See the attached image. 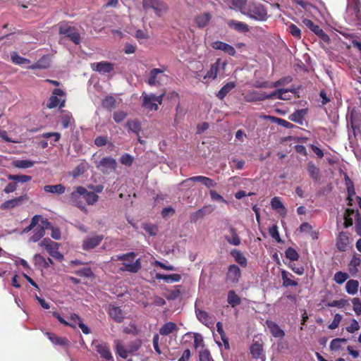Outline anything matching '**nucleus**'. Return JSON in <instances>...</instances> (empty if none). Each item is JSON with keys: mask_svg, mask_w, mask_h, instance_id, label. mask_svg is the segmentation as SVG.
Masks as SVG:
<instances>
[{"mask_svg": "<svg viewBox=\"0 0 361 361\" xmlns=\"http://www.w3.org/2000/svg\"><path fill=\"white\" fill-rule=\"evenodd\" d=\"M40 218H41V215H38V214L35 215L32 218L30 225L23 229V233H27L30 232L31 230H32L34 228H35L37 226V225L38 224V223L39 222Z\"/></svg>", "mask_w": 361, "mask_h": 361, "instance_id": "55", "label": "nucleus"}, {"mask_svg": "<svg viewBox=\"0 0 361 361\" xmlns=\"http://www.w3.org/2000/svg\"><path fill=\"white\" fill-rule=\"evenodd\" d=\"M11 60L12 62L17 65H23L29 63L30 61L25 58H23L20 56H19L17 53L13 52L11 54Z\"/></svg>", "mask_w": 361, "mask_h": 361, "instance_id": "53", "label": "nucleus"}, {"mask_svg": "<svg viewBox=\"0 0 361 361\" xmlns=\"http://www.w3.org/2000/svg\"><path fill=\"white\" fill-rule=\"evenodd\" d=\"M271 208L277 213L284 217L287 214V210L279 197H274L271 200Z\"/></svg>", "mask_w": 361, "mask_h": 361, "instance_id": "24", "label": "nucleus"}, {"mask_svg": "<svg viewBox=\"0 0 361 361\" xmlns=\"http://www.w3.org/2000/svg\"><path fill=\"white\" fill-rule=\"evenodd\" d=\"M306 114H307L306 109H298L289 116V119L291 121H293L295 123L302 125V122H303L304 116H305Z\"/></svg>", "mask_w": 361, "mask_h": 361, "instance_id": "36", "label": "nucleus"}, {"mask_svg": "<svg viewBox=\"0 0 361 361\" xmlns=\"http://www.w3.org/2000/svg\"><path fill=\"white\" fill-rule=\"evenodd\" d=\"M45 335L54 345L62 347H68L70 345V341L66 337H60L51 332H47Z\"/></svg>", "mask_w": 361, "mask_h": 361, "instance_id": "20", "label": "nucleus"}, {"mask_svg": "<svg viewBox=\"0 0 361 361\" xmlns=\"http://www.w3.org/2000/svg\"><path fill=\"white\" fill-rule=\"evenodd\" d=\"M348 9L353 12L355 19L361 24V1L360 0H347Z\"/></svg>", "mask_w": 361, "mask_h": 361, "instance_id": "19", "label": "nucleus"}, {"mask_svg": "<svg viewBox=\"0 0 361 361\" xmlns=\"http://www.w3.org/2000/svg\"><path fill=\"white\" fill-rule=\"evenodd\" d=\"M247 16L259 21L266 20L268 17L267 9L260 4L250 5Z\"/></svg>", "mask_w": 361, "mask_h": 361, "instance_id": "5", "label": "nucleus"}, {"mask_svg": "<svg viewBox=\"0 0 361 361\" xmlns=\"http://www.w3.org/2000/svg\"><path fill=\"white\" fill-rule=\"evenodd\" d=\"M266 92H259L257 91H252L249 93L248 96L250 98L247 99L246 101L249 102H261L266 100Z\"/></svg>", "mask_w": 361, "mask_h": 361, "instance_id": "43", "label": "nucleus"}, {"mask_svg": "<svg viewBox=\"0 0 361 361\" xmlns=\"http://www.w3.org/2000/svg\"><path fill=\"white\" fill-rule=\"evenodd\" d=\"M75 274L78 276H83L87 278L94 277V274L90 267H85L75 271Z\"/></svg>", "mask_w": 361, "mask_h": 361, "instance_id": "51", "label": "nucleus"}, {"mask_svg": "<svg viewBox=\"0 0 361 361\" xmlns=\"http://www.w3.org/2000/svg\"><path fill=\"white\" fill-rule=\"evenodd\" d=\"M288 30L291 35L293 36L294 37H296L298 39H300L301 37L300 29L295 24H290L288 27Z\"/></svg>", "mask_w": 361, "mask_h": 361, "instance_id": "63", "label": "nucleus"}, {"mask_svg": "<svg viewBox=\"0 0 361 361\" xmlns=\"http://www.w3.org/2000/svg\"><path fill=\"white\" fill-rule=\"evenodd\" d=\"M134 161V157L130 154L126 153L120 157V162L125 166H130Z\"/></svg>", "mask_w": 361, "mask_h": 361, "instance_id": "60", "label": "nucleus"}, {"mask_svg": "<svg viewBox=\"0 0 361 361\" xmlns=\"http://www.w3.org/2000/svg\"><path fill=\"white\" fill-rule=\"evenodd\" d=\"M227 25L230 28H232L238 32L244 33L250 31L249 25L240 21L229 20L227 21Z\"/></svg>", "mask_w": 361, "mask_h": 361, "instance_id": "25", "label": "nucleus"}, {"mask_svg": "<svg viewBox=\"0 0 361 361\" xmlns=\"http://www.w3.org/2000/svg\"><path fill=\"white\" fill-rule=\"evenodd\" d=\"M266 324L274 337L281 338L284 337V331L280 328V326L276 322L271 320H267Z\"/></svg>", "mask_w": 361, "mask_h": 361, "instance_id": "23", "label": "nucleus"}, {"mask_svg": "<svg viewBox=\"0 0 361 361\" xmlns=\"http://www.w3.org/2000/svg\"><path fill=\"white\" fill-rule=\"evenodd\" d=\"M348 277L349 276L347 273L338 271L335 274L334 279L337 283L342 284L348 279Z\"/></svg>", "mask_w": 361, "mask_h": 361, "instance_id": "62", "label": "nucleus"}, {"mask_svg": "<svg viewBox=\"0 0 361 361\" xmlns=\"http://www.w3.org/2000/svg\"><path fill=\"white\" fill-rule=\"evenodd\" d=\"M346 342V338H334L330 343V348L332 350H338L341 348V343H345Z\"/></svg>", "mask_w": 361, "mask_h": 361, "instance_id": "54", "label": "nucleus"}, {"mask_svg": "<svg viewBox=\"0 0 361 361\" xmlns=\"http://www.w3.org/2000/svg\"><path fill=\"white\" fill-rule=\"evenodd\" d=\"M361 263V259L360 255H354L349 264V271L352 274H355L358 271L357 267Z\"/></svg>", "mask_w": 361, "mask_h": 361, "instance_id": "41", "label": "nucleus"}, {"mask_svg": "<svg viewBox=\"0 0 361 361\" xmlns=\"http://www.w3.org/2000/svg\"><path fill=\"white\" fill-rule=\"evenodd\" d=\"M236 83L234 81H231L225 84L220 90L216 93V97L223 100L225 97L235 87Z\"/></svg>", "mask_w": 361, "mask_h": 361, "instance_id": "29", "label": "nucleus"}, {"mask_svg": "<svg viewBox=\"0 0 361 361\" xmlns=\"http://www.w3.org/2000/svg\"><path fill=\"white\" fill-rule=\"evenodd\" d=\"M126 127L129 130L138 134L141 130L140 123L137 121H128L126 123Z\"/></svg>", "mask_w": 361, "mask_h": 361, "instance_id": "50", "label": "nucleus"}, {"mask_svg": "<svg viewBox=\"0 0 361 361\" xmlns=\"http://www.w3.org/2000/svg\"><path fill=\"white\" fill-rule=\"evenodd\" d=\"M231 255L234 258L235 261L242 267H247V259L240 250L236 249L232 250L231 251Z\"/></svg>", "mask_w": 361, "mask_h": 361, "instance_id": "31", "label": "nucleus"}, {"mask_svg": "<svg viewBox=\"0 0 361 361\" xmlns=\"http://www.w3.org/2000/svg\"><path fill=\"white\" fill-rule=\"evenodd\" d=\"M27 200V195H20L14 199L8 200L3 202L0 207L1 209H11L19 205H20L23 202Z\"/></svg>", "mask_w": 361, "mask_h": 361, "instance_id": "17", "label": "nucleus"}, {"mask_svg": "<svg viewBox=\"0 0 361 361\" xmlns=\"http://www.w3.org/2000/svg\"><path fill=\"white\" fill-rule=\"evenodd\" d=\"M61 123L63 128H68L75 123L72 114L69 112L63 114L61 117Z\"/></svg>", "mask_w": 361, "mask_h": 361, "instance_id": "42", "label": "nucleus"}, {"mask_svg": "<svg viewBox=\"0 0 361 361\" xmlns=\"http://www.w3.org/2000/svg\"><path fill=\"white\" fill-rule=\"evenodd\" d=\"M250 353L254 359H259L263 354V346L262 344L255 342L250 346Z\"/></svg>", "mask_w": 361, "mask_h": 361, "instance_id": "37", "label": "nucleus"}, {"mask_svg": "<svg viewBox=\"0 0 361 361\" xmlns=\"http://www.w3.org/2000/svg\"><path fill=\"white\" fill-rule=\"evenodd\" d=\"M302 24L310 28L317 36H318L324 42H329L330 39L327 34L317 25H315L312 20L308 18H303L302 20Z\"/></svg>", "mask_w": 361, "mask_h": 361, "instance_id": "7", "label": "nucleus"}, {"mask_svg": "<svg viewBox=\"0 0 361 361\" xmlns=\"http://www.w3.org/2000/svg\"><path fill=\"white\" fill-rule=\"evenodd\" d=\"M34 232V234L30 238V241L33 243L39 241L45 235V230L37 225Z\"/></svg>", "mask_w": 361, "mask_h": 361, "instance_id": "48", "label": "nucleus"}, {"mask_svg": "<svg viewBox=\"0 0 361 361\" xmlns=\"http://www.w3.org/2000/svg\"><path fill=\"white\" fill-rule=\"evenodd\" d=\"M152 8L154 10L155 14L160 17L164 13L167 12L169 7L166 4L162 2L159 5H157L155 7H152Z\"/></svg>", "mask_w": 361, "mask_h": 361, "instance_id": "57", "label": "nucleus"}, {"mask_svg": "<svg viewBox=\"0 0 361 361\" xmlns=\"http://www.w3.org/2000/svg\"><path fill=\"white\" fill-rule=\"evenodd\" d=\"M353 310L357 315L361 314V301L358 298H354L352 300Z\"/></svg>", "mask_w": 361, "mask_h": 361, "instance_id": "64", "label": "nucleus"}, {"mask_svg": "<svg viewBox=\"0 0 361 361\" xmlns=\"http://www.w3.org/2000/svg\"><path fill=\"white\" fill-rule=\"evenodd\" d=\"M359 282L356 280H349L345 284V290L348 294L354 295L357 292Z\"/></svg>", "mask_w": 361, "mask_h": 361, "instance_id": "45", "label": "nucleus"}, {"mask_svg": "<svg viewBox=\"0 0 361 361\" xmlns=\"http://www.w3.org/2000/svg\"><path fill=\"white\" fill-rule=\"evenodd\" d=\"M104 108L112 109L116 107V99L112 96H107L102 102Z\"/></svg>", "mask_w": 361, "mask_h": 361, "instance_id": "56", "label": "nucleus"}, {"mask_svg": "<svg viewBox=\"0 0 361 361\" xmlns=\"http://www.w3.org/2000/svg\"><path fill=\"white\" fill-rule=\"evenodd\" d=\"M221 65V67L223 69L225 68L227 63L226 62H222L221 61V59H217L216 61L212 63L210 66L209 70L207 72L205 75L203 77V80H205V82H207V79H212L215 80L217 78V75L220 68V66Z\"/></svg>", "mask_w": 361, "mask_h": 361, "instance_id": "10", "label": "nucleus"}, {"mask_svg": "<svg viewBox=\"0 0 361 361\" xmlns=\"http://www.w3.org/2000/svg\"><path fill=\"white\" fill-rule=\"evenodd\" d=\"M59 245L57 243H54L50 246L47 251L48 253L54 259L61 261L63 259V255L59 251Z\"/></svg>", "mask_w": 361, "mask_h": 361, "instance_id": "40", "label": "nucleus"}, {"mask_svg": "<svg viewBox=\"0 0 361 361\" xmlns=\"http://www.w3.org/2000/svg\"><path fill=\"white\" fill-rule=\"evenodd\" d=\"M216 330H217V332L221 335V339H222L223 342L224 343L225 346L226 348H228L229 344H228V338H226V336L225 335V333H224V331L223 329V324L221 322H218L216 323Z\"/></svg>", "mask_w": 361, "mask_h": 361, "instance_id": "59", "label": "nucleus"}, {"mask_svg": "<svg viewBox=\"0 0 361 361\" xmlns=\"http://www.w3.org/2000/svg\"><path fill=\"white\" fill-rule=\"evenodd\" d=\"M212 212V210H209L208 207H204L197 211L192 212L190 215V221L192 223L197 222L199 219H203L206 214Z\"/></svg>", "mask_w": 361, "mask_h": 361, "instance_id": "30", "label": "nucleus"}, {"mask_svg": "<svg viewBox=\"0 0 361 361\" xmlns=\"http://www.w3.org/2000/svg\"><path fill=\"white\" fill-rule=\"evenodd\" d=\"M228 231L231 234V235H225L224 238L225 240L230 244L234 246H238L240 245L241 241L240 238L237 233V230L235 228H234L233 226L229 225L228 226Z\"/></svg>", "mask_w": 361, "mask_h": 361, "instance_id": "21", "label": "nucleus"}, {"mask_svg": "<svg viewBox=\"0 0 361 361\" xmlns=\"http://www.w3.org/2000/svg\"><path fill=\"white\" fill-rule=\"evenodd\" d=\"M227 302L232 307H235L241 303V299L233 290H230L228 292Z\"/></svg>", "mask_w": 361, "mask_h": 361, "instance_id": "39", "label": "nucleus"}, {"mask_svg": "<svg viewBox=\"0 0 361 361\" xmlns=\"http://www.w3.org/2000/svg\"><path fill=\"white\" fill-rule=\"evenodd\" d=\"M96 167L103 173H109L116 169V159L110 157H103L99 161H95Z\"/></svg>", "mask_w": 361, "mask_h": 361, "instance_id": "6", "label": "nucleus"}, {"mask_svg": "<svg viewBox=\"0 0 361 361\" xmlns=\"http://www.w3.org/2000/svg\"><path fill=\"white\" fill-rule=\"evenodd\" d=\"M281 273L283 280V286L284 287L297 286L298 285V283L296 281L290 279L291 277H293L290 273L286 270H282Z\"/></svg>", "mask_w": 361, "mask_h": 361, "instance_id": "33", "label": "nucleus"}, {"mask_svg": "<svg viewBox=\"0 0 361 361\" xmlns=\"http://www.w3.org/2000/svg\"><path fill=\"white\" fill-rule=\"evenodd\" d=\"M268 118L271 121H274L276 123H277L278 125L283 126L288 129L293 128L295 126L293 123L287 121L285 119L281 118H277V117L271 116H268Z\"/></svg>", "mask_w": 361, "mask_h": 361, "instance_id": "47", "label": "nucleus"}, {"mask_svg": "<svg viewBox=\"0 0 361 361\" xmlns=\"http://www.w3.org/2000/svg\"><path fill=\"white\" fill-rule=\"evenodd\" d=\"M350 243V238L348 233L344 231L339 232L336 237V247L340 252L346 251Z\"/></svg>", "mask_w": 361, "mask_h": 361, "instance_id": "15", "label": "nucleus"}, {"mask_svg": "<svg viewBox=\"0 0 361 361\" xmlns=\"http://www.w3.org/2000/svg\"><path fill=\"white\" fill-rule=\"evenodd\" d=\"M35 161L30 160H15L13 161V166L18 169H28L33 166Z\"/></svg>", "mask_w": 361, "mask_h": 361, "instance_id": "46", "label": "nucleus"}, {"mask_svg": "<svg viewBox=\"0 0 361 361\" xmlns=\"http://www.w3.org/2000/svg\"><path fill=\"white\" fill-rule=\"evenodd\" d=\"M44 190L46 192L61 195L66 191V188L62 184L47 185L44 187Z\"/></svg>", "mask_w": 361, "mask_h": 361, "instance_id": "38", "label": "nucleus"}, {"mask_svg": "<svg viewBox=\"0 0 361 361\" xmlns=\"http://www.w3.org/2000/svg\"><path fill=\"white\" fill-rule=\"evenodd\" d=\"M211 19L212 15L206 12L196 16L195 18V23L199 28H203L209 24Z\"/></svg>", "mask_w": 361, "mask_h": 361, "instance_id": "28", "label": "nucleus"}, {"mask_svg": "<svg viewBox=\"0 0 361 361\" xmlns=\"http://www.w3.org/2000/svg\"><path fill=\"white\" fill-rule=\"evenodd\" d=\"M307 171L310 175V178H312L314 181L317 182L320 180V170L312 161L307 163Z\"/></svg>", "mask_w": 361, "mask_h": 361, "instance_id": "27", "label": "nucleus"}, {"mask_svg": "<svg viewBox=\"0 0 361 361\" xmlns=\"http://www.w3.org/2000/svg\"><path fill=\"white\" fill-rule=\"evenodd\" d=\"M142 345V341L140 339H136L132 342H130L127 346V350L128 355L133 353L137 351Z\"/></svg>", "mask_w": 361, "mask_h": 361, "instance_id": "49", "label": "nucleus"}, {"mask_svg": "<svg viewBox=\"0 0 361 361\" xmlns=\"http://www.w3.org/2000/svg\"><path fill=\"white\" fill-rule=\"evenodd\" d=\"M85 191V188L78 186L69 195V202L71 205L75 206L82 211H87L85 204L83 201L82 194Z\"/></svg>", "mask_w": 361, "mask_h": 361, "instance_id": "4", "label": "nucleus"}, {"mask_svg": "<svg viewBox=\"0 0 361 361\" xmlns=\"http://www.w3.org/2000/svg\"><path fill=\"white\" fill-rule=\"evenodd\" d=\"M136 255L133 252L126 254L117 255L111 257V260L123 261V267L120 268L121 271H128L130 273H137L141 269V260L137 259L133 263L126 262V260H134Z\"/></svg>", "mask_w": 361, "mask_h": 361, "instance_id": "1", "label": "nucleus"}, {"mask_svg": "<svg viewBox=\"0 0 361 361\" xmlns=\"http://www.w3.org/2000/svg\"><path fill=\"white\" fill-rule=\"evenodd\" d=\"M91 68L100 73H110L114 71V64L109 61L95 62L91 64Z\"/></svg>", "mask_w": 361, "mask_h": 361, "instance_id": "14", "label": "nucleus"}, {"mask_svg": "<svg viewBox=\"0 0 361 361\" xmlns=\"http://www.w3.org/2000/svg\"><path fill=\"white\" fill-rule=\"evenodd\" d=\"M164 71L160 68H153L149 72V77L148 78V84L150 86L161 85L164 78L166 75L164 73Z\"/></svg>", "mask_w": 361, "mask_h": 361, "instance_id": "8", "label": "nucleus"}, {"mask_svg": "<svg viewBox=\"0 0 361 361\" xmlns=\"http://www.w3.org/2000/svg\"><path fill=\"white\" fill-rule=\"evenodd\" d=\"M181 275L178 274H157L156 279L159 280H164L166 283H173L178 282L181 280Z\"/></svg>", "mask_w": 361, "mask_h": 361, "instance_id": "35", "label": "nucleus"}, {"mask_svg": "<svg viewBox=\"0 0 361 361\" xmlns=\"http://www.w3.org/2000/svg\"><path fill=\"white\" fill-rule=\"evenodd\" d=\"M285 254L286 258L289 259L291 261H297L299 259V254L293 247H288L286 250Z\"/></svg>", "mask_w": 361, "mask_h": 361, "instance_id": "58", "label": "nucleus"}, {"mask_svg": "<svg viewBox=\"0 0 361 361\" xmlns=\"http://www.w3.org/2000/svg\"><path fill=\"white\" fill-rule=\"evenodd\" d=\"M178 326L176 323L169 322L165 323L160 329L159 334L162 336H167L174 331H178Z\"/></svg>", "mask_w": 361, "mask_h": 361, "instance_id": "32", "label": "nucleus"}, {"mask_svg": "<svg viewBox=\"0 0 361 361\" xmlns=\"http://www.w3.org/2000/svg\"><path fill=\"white\" fill-rule=\"evenodd\" d=\"M108 314L116 322L121 323L126 318V313L121 307L109 305Z\"/></svg>", "mask_w": 361, "mask_h": 361, "instance_id": "13", "label": "nucleus"}, {"mask_svg": "<svg viewBox=\"0 0 361 361\" xmlns=\"http://www.w3.org/2000/svg\"><path fill=\"white\" fill-rule=\"evenodd\" d=\"M195 314L197 319L205 326L209 327L214 324L212 317L206 311L195 308Z\"/></svg>", "mask_w": 361, "mask_h": 361, "instance_id": "22", "label": "nucleus"}, {"mask_svg": "<svg viewBox=\"0 0 361 361\" xmlns=\"http://www.w3.org/2000/svg\"><path fill=\"white\" fill-rule=\"evenodd\" d=\"M63 92L62 90L56 88L53 90L52 94L49 98V103L47 104V107L49 109H53L56 107L60 102L59 99L58 98L59 96H63Z\"/></svg>", "mask_w": 361, "mask_h": 361, "instance_id": "26", "label": "nucleus"}, {"mask_svg": "<svg viewBox=\"0 0 361 361\" xmlns=\"http://www.w3.org/2000/svg\"><path fill=\"white\" fill-rule=\"evenodd\" d=\"M114 343L116 353L118 354L121 357L126 359L128 356V353L127 348L123 346L122 341L121 340L116 339L114 340Z\"/></svg>", "mask_w": 361, "mask_h": 361, "instance_id": "34", "label": "nucleus"}, {"mask_svg": "<svg viewBox=\"0 0 361 361\" xmlns=\"http://www.w3.org/2000/svg\"><path fill=\"white\" fill-rule=\"evenodd\" d=\"M360 216V213L358 209H354L348 208L345 209L344 213V224L343 226L345 228H349L353 224V219H356Z\"/></svg>", "mask_w": 361, "mask_h": 361, "instance_id": "18", "label": "nucleus"}, {"mask_svg": "<svg viewBox=\"0 0 361 361\" xmlns=\"http://www.w3.org/2000/svg\"><path fill=\"white\" fill-rule=\"evenodd\" d=\"M92 345H94L96 351L102 359L107 361L113 360V355L110 350L109 345L107 343H97L94 341Z\"/></svg>", "mask_w": 361, "mask_h": 361, "instance_id": "9", "label": "nucleus"}, {"mask_svg": "<svg viewBox=\"0 0 361 361\" xmlns=\"http://www.w3.org/2000/svg\"><path fill=\"white\" fill-rule=\"evenodd\" d=\"M85 192L82 194V197L89 205L95 204L99 199V196L93 192H89L85 189Z\"/></svg>", "mask_w": 361, "mask_h": 361, "instance_id": "44", "label": "nucleus"}, {"mask_svg": "<svg viewBox=\"0 0 361 361\" xmlns=\"http://www.w3.org/2000/svg\"><path fill=\"white\" fill-rule=\"evenodd\" d=\"M240 277L241 271L237 265L231 264L228 267V271L226 276V282L233 284L238 283Z\"/></svg>", "mask_w": 361, "mask_h": 361, "instance_id": "11", "label": "nucleus"}, {"mask_svg": "<svg viewBox=\"0 0 361 361\" xmlns=\"http://www.w3.org/2000/svg\"><path fill=\"white\" fill-rule=\"evenodd\" d=\"M165 94V90H163L161 94L159 96H156L154 94H147L143 92L142 106L149 111H157L159 109L158 104H162L163 98Z\"/></svg>", "mask_w": 361, "mask_h": 361, "instance_id": "3", "label": "nucleus"}, {"mask_svg": "<svg viewBox=\"0 0 361 361\" xmlns=\"http://www.w3.org/2000/svg\"><path fill=\"white\" fill-rule=\"evenodd\" d=\"M104 239L103 235H96L92 237L85 238L82 244L83 250L87 251L98 246Z\"/></svg>", "mask_w": 361, "mask_h": 361, "instance_id": "12", "label": "nucleus"}, {"mask_svg": "<svg viewBox=\"0 0 361 361\" xmlns=\"http://www.w3.org/2000/svg\"><path fill=\"white\" fill-rule=\"evenodd\" d=\"M87 170L85 163L82 162L78 165L72 172V176L75 178L83 174Z\"/></svg>", "mask_w": 361, "mask_h": 361, "instance_id": "61", "label": "nucleus"}, {"mask_svg": "<svg viewBox=\"0 0 361 361\" xmlns=\"http://www.w3.org/2000/svg\"><path fill=\"white\" fill-rule=\"evenodd\" d=\"M8 179L20 183H26L31 180L32 177L27 175H8Z\"/></svg>", "mask_w": 361, "mask_h": 361, "instance_id": "52", "label": "nucleus"}, {"mask_svg": "<svg viewBox=\"0 0 361 361\" xmlns=\"http://www.w3.org/2000/svg\"><path fill=\"white\" fill-rule=\"evenodd\" d=\"M59 34L68 37L72 42L78 45L80 43L81 37L77 28L71 26L68 22L61 21L57 25Z\"/></svg>", "mask_w": 361, "mask_h": 361, "instance_id": "2", "label": "nucleus"}, {"mask_svg": "<svg viewBox=\"0 0 361 361\" xmlns=\"http://www.w3.org/2000/svg\"><path fill=\"white\" fill-rule=\"evenodd\" d=\"M211 46L213 49L222 51L225 54L231 56H234L236 53L235 49L233 46L221 41L214 42L212 43Z\"/></svg>", "mask_w": 361, "mask_h": 361, "instance_id": "16", "label": "nucleus"}]
</instances>
